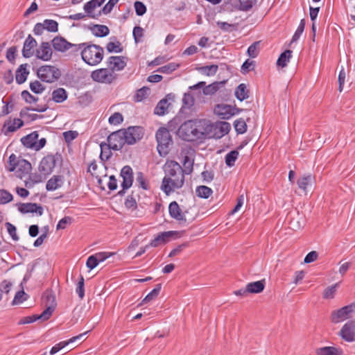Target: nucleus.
<instances>
[{"label": "nucleus", "mask_w": 355, "mask_h": 355, "mask_svg": "<svg viewBox=\"0 0 355 355\" xmlns=\"http://www.w3.org/2000/svg\"><path fill=\"white\" fill-rule=\"evenodd\" d=\"M211 127L206 119H191L180 125L177 135L186 141H202L211 131Z\"/></svg>", "instance_id": "1"}, {"label": "nucleus", "mask_w": 355, "mask_h": 355, "mask_svg": "<svg viewBox=\"0 0 355 355\" xmlns=\"http://www.w3.org/2000/svg\"><path fill=\"white\" fill-rule=\"evenodd\" d=\"M165 176L162 179L161 189L166 195L175 189H181L184 184L182 167L175 160H168L163 167Z\"/></svg>", "instance_id": "2"}, {"label": "nucleus", "mask_w": 355, "mask_h": 355, "mask_svg": "<svg viewBox=\"0 0 355 355\" xmlns=\"http://www.w3.org/2000/svg\"><path fill=\"white\" fill-rule=\"evenodd\" d=\"M103 48L92 42H87L86 46L81 51L83 60L89 66L98 64L103 58Z\"/></svg>", "instance_id": "3"}, {"label": "nucleus", "mask_w": 355, "mask_h": 355, "mask_svg": "<svg viewBox=\"0 0 355 355\" xmlns=\"http://www.w3.org/2000/svg\"><path fill=\"white\" fill-rule=\"evenodd\" d=\"M155 138L159 155L165 157L169 153L170 145L173 144V139L168 130L165 127L159 128L155 133Z\"/></svg>", "instance_id": "4"}, {"label": "nucleus", "mask_w": 355, "mask_h": 355, "mask_svg": "<svg viewBox=\"0 0 355 355\" xmlns=\"http://www.w3.org/2000/svg\"><path fill=\"white\" fill-rule=\"evenodd\" d=\"M37 76L41 81L52 83L58 80L61 76L58 68L51 65H43L37 69Z\"/></svg>", "instance_id": "5"}, {"label": "nucleus", "mask_w": 355, "mask_h": 355, "mask_svg": "<svg viewBox=\"0 0 355 355\" xmlns=\"http://www.w3.org/2000/svg\"><path fill=\"white\" fill-rule=\"evenodd\" d=\"M122 129L125 144L128 145L136 144L144 137V129L141 126H130Z\"/></svg>", "instance_id": "6"}, {"label": "nucleus", "mask_w": 355, "mask_h": 355, "mask_svg": "<svg viewBox=\"0 0 355 355\" xmlns=\"http://www.w3.org/2000/svg\"><path fill=\"white\" fill-rule=\"evenodd\" d=\"M59 159H61V155L58 153L44 157L39 164L40 172L44 176L50 175L55 166L56 162Z\"/></svg>", "instance_id": "7"}, {"label": "nucleus", "mask_w": 355, "mask_h": 355, "mask_svg": "<svg viewBox=\"0 0 355 355\" xmlns=\"http://www.w3.org/2000/svg\"><path fill=\"white\" fill-rule=\"evenodd\" d=\"M355 311V304L352 303L338 310L334 311L331 314V321L337 324L343 322L349 318Z\"/></svg>", "instance_id": "8"}, {"label": "nucleus", "mask_w": 355, "mask_h": 355, "mask_svg": "<svg viewBox=\"0 0 355 355\" xmlns=\"http://www.w3.org/2000/svg\"><path fill=\"white\" fill-rule=\"evenodd\" d=\"M107 150H113L115 151L122 149L125 144L123 129L112 132L107 137Z\"/></svg>", "instance_id": "9"}, {"label": "nucleus", "mask_w": 355, "mask_h": 355, "mask_svg": "<svg viewBox=\"0 0 355 355\" xmlns=\"http://www.w3.org/2000/svg\"><path fill=\"white\" fill-rule=\"evenodd\" d=\"M91 77L96 82L108 84L112 83L116 79V75L109 67L93 71Z\"/></svg>", "instance_id": "10"}, {"label": "nucleus", "mask_w": 355, "mask_h": 355, "mask_svg": "<svg viewBox=\"0 0 355 355\" xmlns=\"http://www.w3.org/2000/svg\"><path fill=\"white\" fill-rule=\"evenodd\" d=\"M338 335L346 342L355 341V320H348L341 328Z\"/></svg>", "instance_id": "11"}, {"label": "nucleus", "mask_w": 355, "mask_h": 355, "mask_svg": "<svg viewBox=\"0 0 355 355\" xmlns=\"http://www.w3.org/2000/svg\"><path fill=\"white\" fill-rule=\"evenodd\" d=\"M18 211L21 214H35L37 216H40L44 213V209L40 204L34 202L22 203L19 202L16 205Z\"/></svg>", "instance_id": "12"}, {"label": "nucleus", "mask_w": 355, "mask_h": 355, "mask_svg": "<svg viewBox=\"0 0 355 355\" xmlns=\"http://www.w3.org/2000/svg\"><path fill=\"white\" fill-rule=\"evenodd\" d=\"M178 234V232L173 230L160 232L150 241L148 246L156 248L159 245L165 244L168 243L173 236H180Z\"/></svg>", "instance_id": "13"}, {"label": "nucleus", "mask_w": 355, "mask_h": 355, "mask_svg": "<svg viewBox=\"0 0 355 355\" xmlns=\"http://www.w3.org/2000/svg\"><path fill=\"white\" fill-rule=\"evenodd\" d=\"M120 175L123 179L121 182V187L123 189H128L132 185L134 181V173L132 168L128 166H124L120 172Z\"/></svg>", "instance_id": "14"}, {"label": "nucleus", "mask_w": 355, "mask_h": 355, "mask_svg": "<svg viewBox=\"0 0 355 355\" xmlns=\"http://www.w3.org/2000/svg\"><path fill=\"white\" fill-rule=\"evenodd\" d=\"M128 58L123 56H110L107 61V67L114 73V71L123 70L127 64Z\"/></svg>", "instance_id": "15"}, {"label": "nucleus", "mask_w": 355, "mask_h": 355, "mask_svg": "<svg viewBox=\"0 0 355 355\" xmlns=\"http://www.w3.org/2000/svg\"><path fill=\"white\" fill-rule=\"evenodd\" d=\"M52 53L50 44L47 42H42L40 48L36 50L35 55L40 60L49 61L51 59Z\"/></svg>", "instance_id": "16"}, {"label": "nucleus", "mask_w": 355, "mask_h": 355, "mask_svg": "<svg viewBox=\"0 0 355 355\" xmlns=\"http://www.w3.org/2000/svg\"><path fill=\"white\" fill-rule=\"evenodd\" d=\"M168 212L171 218L175 219L180 223H185L187 221L184 213L182 212L176 201H173L169 204Z\"/></svg>", "instance_id": "17"}, {"label": "nucleus", "mask_w": 355, "mask_h": 355, "mask_svg": "<svg viewBox=\"0 0 355 355\" xmlns=\"http://www.w3.org/2000/svg\"><path fill=\"white\" fill-rule=\"evenodd\" d=\"M315 184V176L311 173H305L298 178L297 184L301 190L306 191L309 187Z\"/></svg>", "instance_id": "18"}, {"label": "nucleus", "mask_w": 355, "mask_h": 355, "mask_svg": "<svg viewBox=\"0 0 355 355\" xmlns=\"http://www.w3.org/2000/svg\"><path fill=\"white\" fill-rule=\"evenodd\" d=\"M36 40L31 35L26 37L22 49V55L25 58H29L34 54L33 49L36 46Z\"/></svg>", "instance_id": "19"}, {"label": "nucleus", "mask_w": 355, "mask_h": 355, "mask_svg": "<svg viewBox=\"0 0 355 355\" xmlns=\"http://www.w3.org/2000/svg\"><path fill=\"white\" fill-rule=\"evenodd\" d=\"M233 106L226 104L217 105L215 108L216 114L222 119H230L234 116Z\"/></svg>", "instance_id": "20"}, {"label": "nucleus", "mask_w": 355, "mask_h": 355, "mask_svg": "<svg viewBox=\"0 0 355 355\" xmlns=\"http://www.w3.org/2000/svg\"><path fill=\"white\" fill-rule=\"evenodd\" d=\"M23 125L24 121L21 119L15 118L13 120H7L4 123L2 130L4 134L6 135L8 132H12L16 131L17 129L20 128Z\"/></svg>", "instance_id": "21"}, {"label": "nucleus", "mask_w": 355, "mask_h": 355, "mask_svg": "<svg viewBox=\"0 0 355 355\" xmlns=\"http://www.w3.org/2000/svg\"><path fill=\"white\" fill-rule=\"evenodd\" d=\"M53 48L55 51L59 52H65L69 50V46L71 42H68L65 38L61 36H57L51 41Z\"/></svg>", "instance_id": "22"}, {"label": "nucleus", "mask_w": 355, "mask_h": 355, "mask_svg": "<svg viewBox=\"0 0 355 355\" xmlns=\"http://www.w3.org/2000/svg\"><path fill=\"white\" fill-rule=\"evenodd\" d=\"M64 181V179L62 175H53L47 181L46 189L48 191H55L63 185Z\"/></svg>", "instance_id": "23"}, {"label": "nucleus", "mask_w": 355, "mask_h": 355, "mask_svg": "<svg viewBox=\"0 0 355 355\" xmlns=\"http://www.w3.org/2000/svg\"><path fill=\"white\" fill-rule=\"evenodd\" d=\"M39 133L37 131H33L31 133L23 137L21 139L22 144L28 148L35 150L36 141L38 140Z\"/></svg>", "instance_id": "24"}, {"label": "nucleus", "mask_w": 355, "mask_h": 355, "mask_svg": "<svg viewBox=\"0 0 355 355\" xmlns=\"http://www.w3.org/2000/svg\"><path fill=\"white\" fill-rule=\"evenodd\" d=\"M18 176L22 178L24 176L28 175L32 168L31 163L25 159H20L18 161V165L17 166Z\"/></svg>", "instance_id": "25"}, {"label": "nucleus", "mask_w": 355, "mask_h": 355, "mask_svg": "<svg viewBox=\"0 0 355 355\" xmlns=\"http://www.w3.org/2000/svg\"><path fill=\"white\" fill-rule=\"evenodd\" d=\"M266 286V280L261 279L257 282H253L248 283L246 285V291L249 292V293H261Z\"/></svg>", "instance_id": "26"}, {"label": "nucleus", "mask_w": 355, "mask_h": 355, "mask_svg": "<svg viewBox=\"0 0 355 355\" xmlns=\"http://www.w3.org/2000/svg\"><path fill=\"white\" fill-rule=\"evenodd\" d=\"M316 355H343L341 349L335 347H323L316 349Z\"/></svg>", "instance_id": "27"}, {"label": "nucleus", "mask_w": 355, "mask_h": 355, "mask_svg": "<svg viewBox=\"0 0 355 355\" xmlns=\"http://www.w3.org/2000/svg\"><path fill=\"white\" fill-rule=\"evenodd\" d=\"M27 64H21L16 71L15 80L17 84L21 85L24 83L29 74V71L26 69Z\"/></svg>", "instance_id": "28"}, {"label": "nucleus", "mask_w": 355, "mask_h": 355, "mask_svg": "<svg viewBox=\"0 0 355 355\" xmlns=\"http://www.w3.org/2000/svg\"><path fill=\"white\" fill-rule=\"evenodd\" d=\"M68 94L67 91L62 87L54 89L52 92V100L57 103H61L67 99Z\"/></svg>", "instance_id": "29"}, {"label": "nucleus", "mask_w": 355, "mask_h": 355, "mask_svg": "<svg viewBox=\"0 0 355 355\" xmlns=\"http://www.w3.org/2000/svg\"><path fill=\"white\" fill-rule=\"evenodd\" d=\"M105 0H90L84 5V10L87 15L92 18H95L94 15H92V12L96 7L101 6Z\"/></svg>", "instance_id": "30"}, {"label": "nucleus", "mask_w": 355, "mask_h": 355, "mask_svg": "<svg viewBox=\"0 0 355 355\" xmlns=\"http://www.w3.org/2000/svg\"><path fill=\"white\" fill-rule=\"evenodd\" d=\"M234 94L236 98L240 101H243L249 97V91L244 83H241L237 86Z\"/></svg>", "instance_id": "31"}, {"label": "nucleus", "mask_w": 355, "mask_h": 355, "mask_svg": "<svg viewBox=\"0 0 355 355\" xmlns=\"http://www.w3.org/2000/svg\"><path fill=\"white\" fill-rule=\"evenodd\" d=\"M31 107H26L21 109L19 112V116L21 118L26 119L28 122L35 121L37 119H40L44 117L43 115L28 113V111H31Z\"/></svg>", "instance_id": "32"}, {"label": "nucleus", "mask_w": 355, "mask_h": 355, "mask_svg": "<svg viewBox=\"0 0 355 355\" xmlns=\"http://www.w3.org/2000/svg\"><path fill=\"white\" fill-rule=\"evenodd\" d=\"M93 35L98 37H105L109 35L110 30L105 25L95 24L91 28Z\"/></svg>", "instance_id": "33"}, {"label": "nucleus", "mask_w": 355, "mask_h": 355, "mask_svg": "<svg viewBox=\"0 0 355 355\" xmlns=\"http://www.w3.org/2000/svg\"><path fill=\"white\" fill-rule=\"evenodd\" d=\"M292 53V51L289 49L285 50L282 52L277 60V65L282 68L286 67L291 58Z\"/></svg>", "instance_id": "34"}, {"label": "nucleus", "mask_w": 355, "mask_h": 355, "mask_svg": "<svg viewBox=\"0 0 355 355\" xmlns=\"http://www.w3.org/2000/svg\"><path fill=\"white\" fill-rule=\"evenodd\" d=\"M169 103H168V100L166 98H163L160 100L154 110V114L158 116L164 115L168 107Z\"/></svg>", "instance_id": "35"}, {"label": "nucleus", "mask_w": 355, "mask_h": 355, "mask_svg": "<svg viewBox=\"0 0 355 355\" xmlns=\"http://www.w3.org/2000/svg\"><path fill=\"white\" fill-rule=\"evenodd\" d=\"M213 193V191L211 188L207 186H198L196 189V196L200 198H208Z\"/></svg>", "instance_id": "36"}, {"label": "nucleus", "mask_w": 355, "mask_h": 355, "mask_svg": "<svg viewBox=\"0 0 355 355\" xmlns=\"http://www.w3.org/2000/svg\"><path fill=\"white\" fill-rule=\"evenodd\" d=\"M218 69V66L217 64H211L202 66L198 68V70L203 75L207 76H211L216 73Z\"/></svg>", "instance_id": "37"}, {"label": "nucleus", "mask_w": 355, "mask_h": 355, "mask_svg": "<svg viewBox=\"0 0 355 355\" xmlns=\"http://www.w3.org/2000/svg\"><path fill=\"white\" fill-rule=\"evenodd\" d=\"M162 289V284H157L155 287L144 297L142 304H146L151 300H155L159 294Z\"/></svg>", "instance_id": "38"}, {"label": "nucleus", "mask_w": 355, "mask_h": 355, "mask_svg": "<svg viewBox=\"0 0 355 355\" xmlns=\"http://www.w3.org/2000/svg\"><path fill=\"white\" fill-rule=\"evenodd\" d=\"M235 131L239 135H243L247 131V124L242 118L236 119L234 122Z\"/></svg>", "instance_id": "39"}, {"label": "nucleus", "mask_w": 355, "mask_h": 355, "mask_svg": "<svg viewBox=\"0 0 355 355\" xmlns=\"http://www.w3.org/2000/svg\"><path fill=\"white\" fill-rule=\"evenodd\" d=\"M238 156L239 152L236 150L229 152L227 154H226L225 157V164L229 167L234 166L235 162L237 159Z\"/></svg>", "instance_id": "40"}, {"label": "nucleus", "mask_w": 355, "mask_h": 355, "mask_svg": "<svg viewBox=\"0 0 355 355\" xmlns=\"http://www.w3.org/2000/svg\"><path fill=\"white\" fill-rule=\"evenodd\" d=\"M217 26L224 32H232L237 30V24H229L225 21H216Z\"/></svg>", "instance_id": "41"}, {"label": "nucleus", "mask_w": 355, "mask_h": 355, "mask_svg": "<svg viewBox=\"0 0 355 355\" xmlns=\"http://www.w3.org/2000/svg\"><path fill=\"white\" fill-rule=\"evenodd\" d=\"M180 67L179 64L175 62H170L158 68L157 71L166 74H169L178 69Z\"/></svg>", "instance_id": "42"}, {"label": "nucleus", "mask_w": 355, "mask_h": 355, "mask_svg": "<svg viewBox=\"0 0 355 355\" xmlns=\"http://www.w3.org/2000/svg\"><path fill=\"white\" fill-rule=\"evenodd\" d=\"M106 49L109 53H121L123 47L119 41L110 42L106 45Z\"/></svg>", "instance_id": "43"}, {"label": "nucleus", "mask_w": 355, "mask_h": 355, "mask_svg": "<svg viewBox=\"0 0 355 355\" xmlns=\"http://www.w3.org/2000/svg\"><path fill=\"white\" fill-rule=\"evenodd\" d=\"M260 42H253L247 49V54L251 58H255L259 55Z\"/></svg>", "instance_id": "44"}, {"label": "nucleus", "mask_w": 355, "mask_h": 355, "mask_svg": "<svg viewBox=\"0 0 355 355\" xmlns=\"http://www.w3.org/2000/svg\"><path fill=\"white\" fill-rule=\"evenodd\" d=\"M45 30L51 33H56L58 31V23L53 19H46L43 21Z\"/></svg>", "instance_id": "45"}, {"label": "nucleus", "mask_w": 355, "mask_h": 355, "mask_svg": "<svg viewBox=\"0 0 355 355\" xmlns=\"http://www.w3.org/2000/svg\"><path fill=\"white\" fill-rule=\"evenodd\" d=\"M13 200L11 193L4 189H0V205H6Z\"/></svg>", "instance_id": "46"}, {"label": "nucleus", "mask_w": 355, "mask_h": 355, "mask_svg": "<svg viewBox=\"0 0 355 355\" xmlns=\"http://www.w3.org/2000/svg\"><path fill=\"white\" fill-rule=\"evenodd\" d=\"M30 89L35 94H42L45 90V87L39 81L34 80L29 84Z\"/></svg>", "instance_id": "47"}, {"label": "nucleus", "mask_w": 355, "mask_h": 355, "mask_svg": "<svg viewBox=\"0 0 355 355\" xmlns=\"http://www.w3.org/2000/svg\"><path fill=\"white\" fill-rule=\"evenodd\" d=\"M183 166L182 172L184 175H189L193 172V162L187 155L184 157Z\"/></svg>", "instance_id": "48"}, {"label": "nucleus", "mask_w": 355, "mask_h": 355, "mask_svg": "<svg viewBox=\"0 0 355 355\" xmlns=\"http://www.w3.org/2000/svg\"><path fill=\"white\" fill-rule=\"evenodd\" d=\"M339 285V283H336L331 286L327 287L324 289L323 293L324 299H333L335 296L336 289Z\"/></svg>", "instance_id": "49"}, {"label": "nucleus", "mask_w": 355, "mask_h": 355, "mask_svg": "<svg viewBox=\"0 0 355 355\" xmlns=\"http://www.w3.org/2000/svg\"><path fill=\"white\" fill-rule=\"evenodd\" d=\"M255 67V62L250 59L245 60L241 67V71L243 74H246L250 71H253Z\"/></svg>", "instance_id": "50"}, {"label": "nucleus", "mask_w": 355, "mask_h": 355, "mask_svg": "<svg viewBox=\"0 0 355 355\" xmlns=\"http://www.w3.org/2000/svg\"><path fill=\"white\" fill-rule=\"evenodd\" d=\"M216 128H218L220 131V135H218V138L222 137L223 136L227 135L231 130V125L229 123L225 121L220 122V123L216 126Z\"/></svg>", "instance_id": "51"}, {"label": "nucleus", "mask_w": 355, "mask_h": 355, "mask_svg": "<svg viewBox=\"0 0 355 355\" xmlns=\"http://www.w3.org/2000/svg\"><path fill=\"white\" fill-rule=\"evenodd\" d=\"M85 279L82 275L79 276V280L76 285V292L78 294L80 299H83L85 296V288H84Z\"/></svg>", "instance_id": "52"}, {"label": "nucleus", "mask_w": 355, "mask_h": 355, "mask_svg": "<svg viewBox=\"0 0 355 355\" xmlns=\"http://www.w3.org/2000/svg\"><path fill=\"white\" fill-rule=\"evenodd\" d=\"M239 8L242 11L250 10L257 3V0H239Z\"/></svg>", "instance_id": "53"}, {"label": "nucleus", "mask_w": 355, "mask_h": 355, "mask_svg": "<svg viewBox=\"0 0 355 355\" xmlns=\"http://www.w3.org/2000/svg\"><path fill=\"white\" fill-rule=\"evenodd\" d=\"M100 147L101 154L99 158L103 162H105L110 158L112 156V153L110 150H107V152H104L105 148L107 149V144L105 142L101 143Z\"/></svg>", "instance_id": "54"}, {"label": "nucleus", "mask_w": 355, "mask_h": 355, "mask_svg": "<svg viewBox=\"0 0 355 355\" xmlns=\"http://www.w3.org/2000/svg\"><path fill=\"white\" fill-rule=\"evenodd\" d=\"M136 181L138 183L139 186L142 188L144 190H148L149 185L144 177V175L142 172H137Z\"/></svg>", "instance_id": "55"}, {"label": "nucleus", "mask_w": 355, "mask_h": 355, "mask_svg": "<svg viewBox=\"0 0 355 355\" xmlns=\"http://www.w3.org/2000/svg\"><path fill=\"white\" fill-rule=\"evenodd\" d=\"M27 300V294L24 291L23 288L16 293L12 300V304H19Z\"/></svg>", "instance_id": "56"}, {"label": "nucleus", "mask_w": 355, "mask_h": 355, "mask_svg": "<svg viewBox=\"0 0 355 355\" xmlns=\"http://www.w3.org/2000/svg\"><path fill=\"white\" fill-rule=\"evenodd\" d=\"M123 121V116L120 112H114L109 119L108 122L111 125H119Z\"/></svg>", "instance_id": "57"}, {"label": "nucleus", "mask_w": 355, "mask_h": 355, "mask_svg": "<svg viewBox=\"0 0 355 355\" xmlns=\"http://www.w3.org/2000/svg\"><path fill=\"white\" fill-rule=\"evenodd\" d=\"M12 286V284L5 279L0 283V301L2 300L3 294H8Z\"/></svg>", "instance_id": "58"}, {"label": "nucleus", "mask_w": 355, "mask_h": 355, "mask_svg": "<svg viewBox=\"0 0 355 355\" xmlns=\"http://www.w3.org/2000/svg\"><path fill=\"white\" fill-rule=\"evenodd\" d=\"M182 107L189 109L193 105L194 98L190 93H184L182 98Z\"/></svg>", "instance_id": "59"}, {"label": "nucleus", "mask_w": 355, "mask_h": 355, "mask_svg": "<svg viewBox=\"0 0 355 355\" xmlns=\"http://www.w3.org/2000/svg\"><path fill=\"white\" fill-rule=\"evenodd\" d=\"M134 7H135L136 15L137 16H143L146 12V10H147L146 6L141 1H136L134 3Z\"/></svg>", "instance_id": "60"}, {"label": "nucleus", "mask_w": 355, "mask_h": 355, "mask_svg": "<svg viewBox=\"0 0 355 355\" xmlns=\"http://www.w3.org/2000/svg\"><path fill=\"white\" fill-rule=\"evenodd\" d=\"M21 98L26 103L31 104L33 103H36L38 101V98L32 95L28 91L24 90L21 93Z\"/></svg>", "instance_id": "61"}, {"label": "nucleus", "mask_w": 355, "mask_h": 355, "mask_svg": "<svg viewBox=\"0 0 355 355\" xmlns=\"http://www.w3.org/2000/svg\"><path fill=\"white\" fill-rule=\"evenodd\" d=\"M21 158L17 157L14 153H12L10 155V157L8 158V164H9L8 171H9L13 172L17 169V166L18 165V161Z\"/></svg>", "instance_id": "62"}, {"label": "nucleus", "mask_w": 355, "mask_h": 355, "mask_svg": "<svg viewBox=\"0 0 355 355\" xmlns=\"http://www.w3.org/2000/svg\"><path fill=\"white\" fill-rule=\"evenodd\" d=\"M144 30L141 26H135L132 31V35L136 43L141 42V38L144 37Z\"/></svg>", "instance_id": "63"}, {"label": "nucleus", "mask_w": 355, "mask_h": 355, "mask_svg": "<svg viewBox=\"0 0 355 355\" xmlns=\"http://www.w3.org/2000/svg\"><path fill=\"white\" fill-rule=\"evenodd\" d=\"M148 88L146 87H143L137 91V93L135 96V102H141L144 99H145L147 96V92Z\"/></svg>", "instance_id": "64"}]
</instances>
